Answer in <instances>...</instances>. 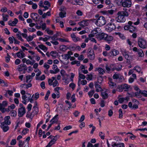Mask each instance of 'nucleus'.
Wrapping results in <instances>:
<instances>
[{"label": "nucleus", "mask_w": 147, "mask_h": 147, "mask_svg": "<svg viewBox=\"0 0 147 147\" xmlns=\"http://www.w3.org/2000/svg\"><path fill=\"white\" fill-rule=\"evenodd\" d=\"M106 23V20L104 17L101 16L96 20L95 24L98 26H101L105 25Z\"/></svg>", "instance_id": "1"}, {"label": "nucleus", "mask_w": 147, "mask_h": 147, "mask_svg": "<svg viewBox=\"0 0 147 147\" xmlns=\"http://www.w3.org/2000/svg\"><path fill=\"white\" fill-rule=\"evenodd\" d=\"M138 44L139 47L141 48L145 49L147 47V42L143 38H141L138 39Z\"/></svg>", "instance_id": "2"}, {"label": "nucleus", "mask_w": 147, "mask_h": 147, "mask_svg": "<svg viewBox=\"0 0 147 147\" xmlns=\"http://www.w3.org/2000/svg\"><path fill=\"white\" fill-rule=\"evenodd\" d=\"M96 19H90L89 20H83L78 23V24L82 27L88 26L89 24L88 22L91 21H94L96 20Z\"/></svg>", "instance_id": "3"}, {"label": "nucleus", "mask_w": 147, "mask_h": 147, "mask_svg": "<svg viewBox=\"0 0 147 147\" xmlns=\"http://www.w3.org/2000/svg\"><path fill=\"white\" fill-rule=\"evenodd\" d=\"M124 29L125 30H129L131 33H134L136 30V27L133 26L126 25L124 27Z\"/></svg>", "instance_id": "4"}, {"label": "nucleus", "mask_w": 147, "mask_h": 147, "mask_svg": "<svg viewBox=\"0 0 147 147\" xmlns=\"http://www.w3.org/2000/svg\"><path fill=\"white\" fill-rule=\"evenodd\" d=\"M88 57L91 60H93L95 58V55L93 50L89 48L88 50Z\"/></svg>", "instance_id": "5"}, {"label": "nucleus", "mask_w": 147, "mask_h": 147, "mask_svg": "<svg viewBox=\"0 0 147 147\" xmlns=\"http://www.w3.org/2000/svg\"><path fill=\"white\" fill-rule=\"evenodd\" d=\"M119 12H118L117 14L118 15V17L116 18L117 22H123L125 21V18L122 15H120L119 13Z\"/></svg>", "instance_id": "6"}, {"label": "nucleus", "mask_w": 147, "mask_h": 147, "mask_svg": "<svg viewBox=\"0 0 147 147\" xmlns=\"http://www.w3.org/2000/svg\"><path fill=\"white\" fill-rule=\"evenodd\" d=\"M9 125L6 124L4 123H1V124L0 127L2 129L3 131L4 132H5L8 131L9 129V127L8 126Z\"/></svg>", "instance_id": "7"}, {"label": "nucleus", "mask_w": 147, "mask_h": 147, "mask_svg": "<svg viewBox=\"0 0 147 147\" xmlns=\"http://www.w3.org/2000/svg\"><path fill=\"white\" fill-rule=\"evenodd\" d=\"M122 5L124 7H129L131 5V2L130 0H126L122 2Z\"/></svg>", "instance_id": "8"}, {"label": "nucleus", "mask_w": 147, "mask_h": 147, "mask_svg": "<svg viewBox=\"0 0 147 147\" xmlns=\"http://www.w3.org/2000/svg\"><path fill=\"white\" fill-rule=\"evenodd\" d=\"M26 113L25 107H21L18 109V115L20 117H22Z\"/></svg>", "instance_id": "9"}, {"label": "nucleus", "mask_w": 147, "mask_h": 147, "mask_svg": "<svg viewBox=\"0 0 147 147\" xmlns=\"http://www.w3.org/2000/svg\"><path fill=\"white\" fill-rule=\"evenodd\" d=\"M107 26H108V30L109 32L112 31L116 29L115 25L112 22L109 23Z\"/></svg>", "instance_id": "10"}, {"label": "nucleus", "mask_w": 147, "mask_h": 147, "mask_svg": "<svg viewBox=\"0 0 147 147\" xmlns=\"http://www.w3.org/2000/svg\"><path fill=\"white\" fill-rule=\"evenodd\" d=\"M119 53V52L118 51L115 49H113L109 53V56L113 57L114 56H115L118 54Z\"/></svg>", "instance_id": "11"}, {"label": "nucleus", "mask_w": 147, "mask_h": 147, "mask_svg": "<svg viewBox=\"0 0 147 147\" xmlns=\"http://www.w3.org/2000/svg\"><path fill=\"white\" fill-rule=\"evenodd\" d=\"M107 36V34L104 33L98 34L97 35V38L99 40H105V38Z\"/></svg>", "instance_id": "12"}, {"label": "nucleus", "mask_w": 147, "mask_h": 147, "mask_svg": "<svg viewBox=\"0 0 147 147\" xmlns=\"http://www.w3.org/2000/svg\"><path fill=\"white\" fill-rule=\"evenodd\" d=\"M7 105V102L6 101H3L2 103H0V111L1 112Z\"/></svg>", "instance_id": "13"}, {"label": "nucleus", "mask_w": 147, "mask_h": 147, "mask_svg": "<svg viewBox=\"0 0 147 147\" xmlns=\"http://www.w3.org/2000/svg\"><path fill=\"white\" fill-rule=\"evenodd\" d=\"M10 117L9 116H7L5 117L4 121L2 123H5L6 124L10 125L11 124V121L10 120Z\"/></svg>", "instance_id": "14"}, {"label": "nucleus", "mask_w": 147, "mask_h": 147, "mask_svg": "<svg viewBox=\"0 0 147 147\" xmlns=\"http://www.w3.org/2000/svg\"><path fill=\"white\" fill-rule=\"evenodd\" d=\"M71 37L73 41L75 42L80 40V39L78 37H76L74 33L71 34Z\"/></svg>", "instance_id": "15"}, {"label": "nucleus", "mask_w": 147, "mask_h": 147, "mask_svg": "<svg viewBox=\"0 0 147 147\" xmlns=\"http://www.w3.org/2000/svg\"><path fill=\"white\" fill-rule=\"evenodd\" d=\"M60 35L61 34L60 33L57 32L56 34H55L53 36H48L49 38H51L53 40H58V38H57V37Z\"/></svg>", "instance_id": "16"}, {"label": "nucleus", "mask_w": 147, "mask_h": 147, "mask_svg": "<svg viewBox=\"0 0 147 147\" xmlns=\"http://www.w3.org/2000/svg\"><path fill=\"white\" fill-rule=\"evenodd\" d=\"M52 140L49 142L48 144L45 147H51L55 143V142L57 141V139L55 138V137H53Z\"/></svg>", "instance_id": "17"}, {"label": "nucleus", "mask_w": 147, "mask_h": 147, "mask_svg": "<svg viewBox=\"0 0 147 147\" xmlns=\"http://www.w3.org/2000/svg\"><path fill=\"white\" fill-rule=\"evenodd\" d=\"M73 55V53L71 51H69L67 54L64 55L63 58L65 59L68 60L70 57V55Z\"/></svg>", "instance_id": "18"}, {"label": "nucleus", "mask_w": 147, "mask_h": 147, "mask_svg": "<svg viewBox=\"0 0 147 147\" xmlns=\"http://www.w3.org/2000/svg\"><path fill=\"white\" fill-rule=\"evenodd\" d=\"M31 17L36 22L37 21V19H38V17L39 16L38 14L36 13H32L31 14Z\"/></svg>", "instance_id": "19"}, {"label": "nucleus", "mask_w": 147, "mask_h": 147, "mask_svg": "<svg viewBox=\"0 0 147 147\" xmlns=\"http://www.w3.org/2000/svg\"><path fill=\"white\" fill-rule=\"evenodd\" d=\"M94 85L96 88V91L97 92H99L100 91L102 90V89L100 87V85L98 84L96 82H94Z\"/></svg>", "instance_id": "20"}, {"label": "nucleus", "mask_w": 147, "mask_h": 147, "mask_svg": "<svg viewBox=\"0 0 147 147\" xmlns=\"http://www.w3.org/2000/svg\"><path fill=\"white\" fill-rule=\"evenodd\" d=\"M114 12V10H113L110 9L108 11H103L102 12L103 14L112 15L113 13Z\"/></svg>", "instance_id": "21"}, {"label": "nucleus", "mask_w": 147, "mask_h": 147, "mask_svg": "<svg viewBox=\"0 0 147 147\" xmlns=\"http://www.w3.org/2000/svg\"><path fill=\"white\" fill-rule=\"evenodd\" d=\"M18 57L20 58H22L25 57V54L21 51V52H19L16 53Z\"/></svg>", "instance_id": "22"}, {"label": "nucleus", "mask_w": 147, "mask_h": 147, "mask_svg": "<svg viewBox=\"0 0 147 147\" xmlns=\"http://www.w3.org/2000/svg\"><path fill=\"white\" fill-rule=\"evenodd\" d=\"M18 20L16 18H15L14 21L12 22L9 21L8 22V24L10 26H13L16 24L18 23Z\"/></svg>", "instance_id": "23"}, {"label": "nucleus", "mask_w": 147, "mask_h": 147, "mask_svg": "<svg viewBox=\"0 0 147 147\" xmlns=\"http://www.w3.org/2000/svg\"><path fill=\"white\" fill-rule=\"evenodd\" d=\"M130 86L128 85L127 84H124L122 85L121 86V87L120 88H123V90L125 91H128L129 90V88Z\"/></svg>", "instance_id": "24"}, {"label": "nucleus", "mask_w": 147, "mask_h": 147, "mask_svg": "<svg viewBox=\"0 0 147 147\" xmlns=\"http://www.w3.org/2000/svg\"><path fill=\"white\" fill-rule=\"evenodd\" d=\"M112 146L113 147H124L125 145L123 143H120L118 144L115 143Z\"/></svg>", "instance_id": "25"}, {"label": "nucleus", "mask_w": 147, "mask_h": 147, "mask_svg": "<svg viewBox=\"0 0 147 147\" xmlns=\"http://www.w3.org/2000/svg\"><path fill=\"white\" fill-rule=\"evenodd\" d=\"M122 53L124 57L126 59H129V57H131V56H129L128 52L127 51H123L122 52Z\"/></svg>", "instance_id": "26"}, {"label": "nucleus", "mask_w": 147, "mask_h": 147, "mask_svg": "<svg viewBox=\"0 0 147 147\" xmlns=\"http://www.w3.org/2000/svg\"><path fill=\"white\" fill-rule=\"evenodd\" d=\"M58 116V115H56L50 121L51 124H53V123L57 122L58 119L57 117Z\"/></svg>", "instance_id": "27"}, {"label": "nucleus", "mask_w": 147, "mask_h": 147, "mask_svg": "<svg viewBox=\"0 0 147 147\" xmlns=\"http://www.w3.org/2000/svg\"><path fill=\"white\" fill-rule=\"evenodd\" d=\"M119 12L120 15H122L124 17H128L129 15L127 11H119Z\"/></svg>", "instance_id": "28"}, {"label": "nucleus", "mask_w": 147, "mask_h": 147, "mask_svg": "<svg viewBox=\"0 0 147 147\" xmlns=\"http://www.w3.org/2000/svg\"><path fill=\"white\" fill-rule=\"evenodd\" d=\"M33 109L34 110L32 113V114H34V115H35L38 112V108L37 107L35 106L33 107Z\"/></svg>", "instance_id": "29"}, {"label": "nucleus", "mask_w": 147, "mask_h": 147, "mask_svg": "<svg viewBox=\"0 0 147 147\" xmlns=\"http://www.w3.org/2000/svg\"><path fill=\"white\" fill-rule=\"evenodd\" d=\"M109 84L110 87H112V88H113L114 86H116V84L112 82V80L111 79L109 80Z\"/></svg>", "instance_id": "30"}, {"label": "nucleus", "mask_w": 147, "mask_h": 147, "mask_svg": "<svg viewBox=\"0 0 147 147\" xmlns=\"http://www.w3.org/2000/svg\"><path fill=\"white\" fill-rule=\"evenodd\" d=\"M107 36L105 39V40L107 41H111L113 39V37L112 36H108L107 34Z\"/></svg>", "instance_id": "31"}, {"label": "nucleus", "mask_w": 147, "mask_h": 147, "mask_svg": "<svg viewBox=\"0 0 147 147\" xmlns=\"http://www.w3.org/2000/svg\"><path fill=\"white\" fill-rule=\"evenodd\" d=\"M101 96L103 99H105L107 98L108 97V94L106 92H101Z\"/></svg>", "instance_id": "32"}, {"label": "nucleus", "mask_w": 147, "mask_h": 147, "mask_svg": "<svg viewBox=\"0 0 147 147\" xmlns=\"http://www.w3.org/2000/svg\"><path fill=\"white\" fill-rule=\"evenodd\" d=\"M139 57H142L144 56V54L142 50L140 49H138V52Z\"/></svg>", "instance_id": "33"}, {"label": "nucleus", "mask_w": 147, "mask_h": 147, "mask_svg": "<svg viewBox=\"0 0 147 147\" xmlns=\"http://www.w3.org/2000/svg\"><path fill=\"white\" fill-rule=\"evenodd\" d=\"M34 116V115L32 114V113H30V112L29 111H28L27 112V115H26V117H27L30 118L32 119Z\"/></svg>", "instance_id": "34"}, {"label": "nucleus", "mask_w": 147, "mask_h": 147, "mask_svg": "<svg viewBox=\"0 0 147 147\" xmlns=\"http://www.w3.org/2000/svg\"><path fill=\"white\" fill-rule=\"evenodd\" d=\"M55 79V78L54 77H52L51 78V79H49L48 80V83L49 85H52L53 81Z\"/></svg>", "instance_id": "35"}, {"label": "nucleus", "mask_w": 147, "mask_h": 147, "mask_svg": "<svg viewBox=\"0 0 147 147\" xmlns=\"http://www.w3.org/2000/svg\"><path fill=\"white\" fill-rule=\"evenodd\" d=\"M10 115L11 116L16 117L17 115V113L16 111L14 110H12L10 111Z\"/></svg>", "instance_id": "36"}, {"label": "nucleus", "mask_w": 147, "mask_h": 147, "mask_svg": "<svg viewBox=\"0 0 147 147\" xmlns=\"http://www.w3.org/2000/svg\"><path fill=\"white\" fill-rule=\"evenodd\" d=\"M98 31H100V28H97L93 30L91 32L92 34L95 35L98 33Z\"/></svg>", "instance_id": "37"}, {"label": "nucleus", "mask_w": 147, "mask_h": 147, "mask_svg": "<svg viewBox=\"0 0 147 147\" xmlns=\"http://www.w3.org/2000/svg\"><path fill=\"white\" fill-rule=\"evenodd\" d=\"M39 47L40 49L44 50L45 51L47 50V48L43 45H39Z\"/></svg>", "instance_id": "38"}, {"label": "nucleus", "mask_w": 147, "mask_h": 147, "mask_svg": "<svg viewBox=\"0 0 147 147\" xmlns=\"http://www.w3.org/2000/svg\"><path fill=\"white\" fill-rule=\"evenodd\" d=\"M115 1L118 6L122 5L123 2V0H115Z\"/></svg>", "instance_id": "39"}, {"label": "nucleus", "mask_w": 147, "mask_h": 147, "mask_svg": "<svg viewBox=\"0 0 147 147\" xmlns=\"http://www.w3.org/2000/svg\"><path fill=\"white\" fill-rule=\"evenodd\" d=\"M50 55L54 58H55L56 57L57 52L55 51H52L50 52Z\"/></svg>", "instance_id": "40"}, {"label": "nucleus", "mask_w": 147, "mask_h": 147, "mask_svg": "<svg viewBox=\"0 0 147 147\" xmlns=\"http://www.w3.org/2000/svg\"><path fill=\"white\" fill-rule=\"evenodd\" d=\"M140 93H141V94L144 96L147 97V91L144 90L141 91L140 90Z\"/></svg>", "instance_id": "41"}, {"label": "nucleus", "mask_w": 147, "mask_h": 147, "mask_svg": "<svg viewBox=\"0 0 147 147\" xmlns=\"http://www.w3.org/2000/svg\"><path fill=\"white\" fill-rule=\"evenodd\" d=\"M59 16L62 18H64V17H65L66 16V13L65 12H61L59 13Z\"/></svg>", "instance_id": "42"}, {"label": "nucleus", "mask_w": 147, "mask_h": 147, "mask_svg": "<svg viewBox=\"0 0 147 147\" xmlns=\"http://www.w3.org/2000/svg\"><path fill=\"white\" fill-rule=\"evenodd\" d=\"M59 87H56L54 89V90L55 91L56 94L57 95V98H59Z\"/></svg>", "instance_id": "43"}, {"label": "nucleus", "mask_w": 147, "mask_h": 147, "mask_svg": "<svg viewBox=\"0 0 147 147\" xmlns=\"http://www.w3.org/2000/svg\"><path fill=\"white\" fill-rule=\"evenodd\" d=\"M98 71L100 74L103 75L105 72V71L101 68H98Z\"/></svg>", "instance_id": "44"}, {"label": "nucleus", "mask_w": 147, "mask_h": 147, "mask_svg": "<svg viewBox=\"0 0 147 147\" xmlns=\"http://www.w3.org/2000/svg\"><path fill=\"white\" fill-rule=\"evenodd\" d=\"M0 84H1V86H7V85H6V83H5L4 81L1 79H0Z\"/></svg>", "instance_id": "45"}, {"label": "nucleus", "mask_w": 147, "mask_h": 147, "mask_svg": "<svg viewBox=\"0 0 147 147\" xmlns=\"http://www.w3.org/2000/svg\"><path fill=\"white\" fill-rule=\"evenodd\" d=\"M113 79H122L121 78H120L119 77V74H115L113 75Z\"/></svg>", "instance_id": "46"}, {"label": "nucleus", "mask_w": 147, "mask_h": 147, "mask_svg": "<svg viewBox=\"0 0 147 147\" xmlns=\"http://www.w3.org/2000/svg\"><path fill=\"white\" fill-rule=\"evenodd\" d=\"M31 97L26 96V95H24L22 96V99H25L26 100L29 101L30 100Z\"/></svg>", "instance_id": "47"}, {"label": "nucleus", "mask_w": 147, "mask_h": 147, "mask_svg": "<svg viewBox=\"0 0 147 147\" xmlns=\"http://www.w3.org/2000/svg\"><path fill=\"white\" fill-rule=\"evenodd\" d=\"M134 70H136L137 72L140 73L141 71V69L140 67L138 66H136L133 69Z\"/></svg>", "instance_id": "48"}, {"label": "nucleus", "mask_w": 147, "mask_h": 147, "mask_svg": "<svg viewBox=\"0 0 147 147\" xmlns=\"http://www.w3.org/2000/svg\"><path fill=\"white\" fill-rule=\"evenodd\" d=\"M94 90H91L88 93V95L90 97L92 96L93 95L94 93Z\"/></svg>", "instance_id": "49"}, {"label": "nucleus", "mask_w": 147, "mask_h": 147, "mask_svg": "<svg viewBox=\"0 0 147 147\" xmlns=\"http://www.w3.org/2000/svg\"><path fill=\"white\" fill-rule=\"evenodd\" d=\"M34 38L33 36H29L26 38V40L28 42L32 41Z\"/></svg>", "instance_id": "50"}, {"label": "nucleus", "mask_w": 147, "mask_h": 147, "mask_svg": "<svg viewBox=\"0 0 147 147\" xmlns=\"http://www.w3.org/2000/svg\"><path fill=\"white\" fill-rule=\"evenodd\" d=\"M50 94V92L49 90H48L46 93V95L45 97V99L47 100Z\"/></svg>", "instance_id": "51"}, {"label": "nucleus", "mask_w": 147, "mask_h": 147, "mask_svg": "<svg viewBox=\"0 0 147 147\" xmlns=\"http://www.w3.org/2000/svg\"><path fill=\"white\" fill-rule=\"evenodd\" d=\"M29 131V129L27 128H24L22 131V133L23 134L25 135Z\"/></svg>", "instance_id": "52"}, {"label": "nucleus", "mask_w": 147, "mask_h": 147, "mask_svg": "<svg viewBox=\"0 0 147 147\" xmlns=\"http://www.w3.org/2000/svg\"><path fill=\"white\" fill-rule=\"evenodd\" d=\"M88 77L86 78V79L88 80H90L92 79V74L87 75Z\"/></svg>", "instance_id": "53"}, {"label": "nucleus", "mask_w": 147, "mask_h": 147, "mask_svg": "<svg viewBox=\"0 0 147 147\" xmlns=\"http://www.w3.org/2000/svg\"><path fill=\"white\" fill-rule=\"evenodd\" d=\"M79 78H80L83 79H84L86 77L85 76V75H84V74H80V73H79Z\"/></svg>", "instance_id": "54"}, {"label": "nucleus", "mask_w": 147, "mask_h": 147, "mask_svg": "<svg viewBox=\"0 0 147 147\" xmlns=\"http://www.w3.org/2000/svg\"><path fill=\"white\" fill-rule=\"evenodd\" d=\"M16 140L15 139H13L10 142V144L11 145H14L16 144Z\"/></svg>", "instance_id": "55"}, {"label": "nucleus", "mask_w": 147, "mask_h": 147, "mask_svg": "<svg viewBox=\"0 0 147 147\" xmlns=\"http://www.w3.org/2000/svg\"><path fill=\"white\" fill-rule=\"evenodd\" d=\"M75 95L74 94L72 95L71 97V102H75L76 100L75 98Z\"/></svg>", "instance_id": "56"}, {"label": "nucleus", "mask_w": 147, "mask_h": 147, "mask_svg": "<svg viewBox=\"0 0 147 147\" xmlns=\"http://www.w3.org/2000/svg\"><path fill=\"white\" fill-rule=\"evenodd\" d=\"M119 117L121 118L123 116L122 111L121 109H120L119 111Z\"/></svg>", "instance_id": "57"}, {"label": "nucleus", "mask_w": 147, "mask_h": 147, "mask_svg": "<svg viewBox=\"0 0 147 147\" xmlns=\"http://www.w3.org/2000/svg\"><path fill=\"white\" fill-rule=\"evenodd\" d=\"M75 86L76 85L75 84L73 83L70 84L69 85V86L71 87L73 90L74 89Z\"/></svg>", "instance_id": "58"}, {"label": "nucleus", "mask_w": 147, "mask_h": 147, "mask_svg": "<svg viewBox=\"0 0 147 147\" xmlns=\"http://www.w3.org/2000/svg\"><path fill=\"white\" fill-rule=\"evenodd\" d=\"M35 49H37L38 52L40 53L42 55L43 57H45V55L37 47H36L35 48Z\"/></svg>", "instance_id": "59"}, {"label": "nucleus", "mask_w": 147, "mask_h": 147, "mask_svg": "<svg viewBox=\"0 0 147 147\" xmlns=\"http://www.w3.org/2000/svg\"><path fill=\"white\" fill-rule=\"evenodd\" d=\"M46 31L47 32L48 34H53V32L52 30H49V29H47L46 30Z\"/></svg>", "instance_id": "60"}, {"label": "nucleus", "mask_w": 147, "mask_h": 147, "mask_svg": "<svg viewBox=\"0 0 147 147\" xmlns=\"http://www.w3.org/2000/svg\"><path fill=\"white\" fill-rule=\"evenodd\" d=\"M32 78L31 77V76L30 75H28L26 76V82H28V80L31 79H32Z\"/></svg>", "instance_id": "61"}, {"label": "nucleus", "mask_w": 147, "mask_h": 147, "mask_svg": "<svg viewBox=\"0 0 147 147\" xmlns=\"http://www.w3.org/2000/svg\"><path fill=\"white\" fill-rule=\"evenodd\" d=\"M72 128V126L71 125H69L63 128L64 130H66L69 129H70Z\"/></svg>", "instance_id": "62"}, {"label": "nucleus", "mask_w": 147, "mask_h": 147, "mask_svg": "<svg viewBox=\"0 0 147 147\" xmlns=\"http://www.w3.org/2000/svg\"><path fill=\"white\" fill-rule=\"evenodd\" d=\"M18 32V33L16 34V36L18 39L19 40L22 37L21 34L20 32Z\"/></svg>", "instance_id": "63"}, {"label": "nucleus", "mask_w": 147, "mask_h": 147, "mask_svg": "<svg viewBox=\"0 0 147 147\" xmlns=\"http://www.w3.org/2000/svg\"><path fill=\"white\" fill-rule=\"evenodd\" d=\"M19 147H22L24 144V142H23L22 140H19Z\"/></svg>", "instance_id": "64"}]
</instances>
